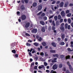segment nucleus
Listing matches in <instances>:
<instances>
[{"label": "nucleus", "instance_id": "1", "mask_svg": "<svg viewBox=\"0 0 73 73\" xmlns=\"http://www.w3.org/2000/svg\"><path fill=\"white\" fill-rule=\"evenodd\" d=\"M27 17L25 15H23L21 16V19L22 20H25L26 19Z\"/></svg>", "mask_w": 73, "mask_h": 73}, {"label": "nucleus", "instance_id": "2", "mask_svg": "<svg viewBox=\"0 0 73 73\" xmlns=\"http://www.w3.org/2000/svg\"><path fill=\"white\" fill-rule=\"evenodd\" d=\"M31 32L33 33H36L37 32V29H34L32 30Z\"/></svg>", "mask_w": 73, "mask_h": 73}, {"label": "nucleus", "instance_id": "3", "mask_svg": "<svg viewBox=\"0 0 73 73\" xmlns=\"http://www.w3.org/2000/svg\"><path fill=\"white\" fill-rule=\"evenodd\" d=\"M52 69L53 70H56V69H57V66L56 64H54L53 66Z\"/></svg>", "mask_w": 73, "mask_h": 73}, {"label": "nucleus", "instance_id": "4", "mask_svg": "<svg viewBox=\"0 0 73 73\" xmlns=\"http://www.w3.org/2000/svg\"><path fill=\"white\" fill-rule=\"evenodd\" d=\"M42 8V6L41 5H40L38 7V11H41Z\"/></svg>", "mask_w": 73, "mask_h": 73}, {"label": "nucleus", "instance_id": "5", "mask_svg": "<svg viewBox=\"0 0 73 73\" xmlns=\"http://www.w3.org/2000/svg\"><path fill=\"white\" fill-rule=\"evenodd\" d=\"M61 15L62 17H64L65 16V13L64 11H62L61 12Z\"/></svg>", "mask_w": 73, "mask_h": 73}, {"label": "nucleus", "instance_id": "6", "mask_svg": "<svg viewBox=\"0 0 73 73\" xmlns=\"http://www.w3.org/2000/svg\"><path fill=\"white\" fill-rule=\"evenodd\" d=\"M39 69H44L45 70V67H44V65H41V66H39L38 67Z\"/></svg>", "mask_w": 73, "mask_h": 73}, {"label": "nucleus", "instance_id": "7", "mask_svg": "<svg viewBox=\"0 0 73 73\" xmlns=\"http://www.w3.org/2000/svg\"><path fill=\"white\" fill-rule=\"evenodd\" d=\"M60 29L62 32H64L65 31V28H64V27L61 26Z\"/></svg>", "mask_w": 73, "mask_h": 73}, {"label": "nucleus", "instance_id": "8", "mask_svg": "<svg viewBox=\"0 0 73 73\" xmlns=\"http://www.w3.org/2000/svg\"><path fill=\"white\" fill-rule=\"evenodd\" d=\"M21 9L22 11H24V10H25V7H24V5H22L21 6Z\"/></svg>", "mask_w": 73, "mask_h": 73}, {"label": "nucleus", "instance_id": "9", "mask_svg": "<svg viewBox=\"0 0 73 73\" xmlns=\"http://www.w3.org/2000/svg\"><path fill=\"white\" fill-rule=\"evenodd\" d=\"M29 25H30V23L29 22H27L25 25V27L26 28H28L29 27Z\"/></svg>", "mask_w": 73, "mask_h": 73}, {"label": "nucleus", "instance_id": "10", "mask_svg": "<svg viewBox=\"0 0 73 73\" xmlns=\"http://www.w3.org/2000/svg\"><path fill=\"white\" fill-rule=\"evenodd\" d=\"M64 5V2H62L59 4V6L60 8H62L63 7V5Z\"/></svg>", "mask_w": 73, "mask_h": 73}, {"label": "nucleus", "instance_id": "11", "mask_svg": "<svg viewBox=\"0 0 73 73\" xmlns=\"http://www.w3.org/2000/svg\"><path fill=\"white\" fill-rule=\"evenodd\" d=\"M41 31L43 32H45V28L44 27H42L41 28Z\"/></svg>", "mask_w": 73, "mask_h": 73}, {"label": "nucleus", "instance_id": "12", "mask_svg": "<svg viewBox=\"0 0 73 73\" xmlns=\"http://www.w3.org/2000/svg\"><path fill=\"white\" fill-rule=\"evenodd\" d=\"M52 45L53 46H54V47H56V43L54 42H52L51 43Z\"/></svg>", "mask_w": 73, "mask_h": 73}, {"label": "nucleus", "instance_id": "13", "mask_svg": "<svg viewBox=\"0 0 73 73\" xmlns=\"http://www.w3.org/2000/svg\"><path fill=\"white\" fill-rule=\"evenodd\" d=\"M34 67H31L30 68V70L31 72H33V70H34Z\"/></svg>", "mask_w": 73, "mask_h": 73}, {"label": "nucleus", "instance_id": "14", "mask_svg": "<svg viewBox=\"0 0 73 73\" xmlns=\"http://www.w3.org/2000/svg\"><path fill=\"white\" fill-rule=\"evenodd\" d=\"M40 23L41 24V25H45V23H44V21H40Z\"/></svg>", "mask_w": 73, "mask_h": 73}, {"label": "nucleus", "instance_id": "15", "mask_svg": "<svg viewBox=\"0 0 73 73\" xmlns=\"http://www.w3.org/2000/svg\"><path fill=\"white\" fill-rule=\"evenodd\" d=\"M59 44L60 45H64L65 44V42H60Z\"/></svg>", "mask_w": 73, "mask_h": 73}, {"label": "nucleus", "instance_id": "16", "mask_svg": "<svg viewBox=\"0 0 73 73\" xmlns=\"http://www.w3.org/2000/svg\"><path fill=\"white\" fill-rule=\"evenodd\" d=\"M15 45H16V42L13 43L11 44V46L13 47H14Z\"/></svg>", "mask_w": 73, "mask_h": 73}, {"label": "nucleus", "instance_id": "17", "mask_svg": "<svg viewBox=\"0 0 73 73\" xmlns=\"http://www.w3.org/2000/svg\"><path fill=\"white\" fill-rule=\"evenodd\" d=\"M39 44L37 42H35L33 43V45H35L36 46H37L38 45H39Z\"/></svg>", "mask_w": 73, "mask_h": 73}, {"label": "nucleus", "instance_id": "18", "mask_svg": "<svg viewBox=\"0 0 73 73\" xmlns=\"http://www.w3.org/2000/svg\"><path fill=\"white\" fill-rule=\"evenodd\" d=\"M53 56L54 57H56L57 58H58L59 57V55L58 54H53Z\"/></svg>", "mask_w": 73, "mask_h": 73}, {"label": "nucleus", "instance_id": "19", "mask_svg": "<svg viewBox=\"0 0 73 73\" xmlns=\"http://www.w3.org/2000/svg\"><path fill=\"white\" fill-rule=\"evenodd\" d=\"M62 64L60 63L59 64V68H62Z\"/></svg>", "mask_w": 73, "mask_h": 73}, {"label": "nucleus", "instance_id": "20", "mask_svg": "<svg viewBox=\"0 0 73 73\" xmlns=\"http://www.w3.org/2000/svg\"><path fill=\"white\" fill-rule=\"evenodd\" d=\"M33 6L34 7H36L37 6V3H34L33 4Z\"/></svg>", "mask_w": 73, "mask_h": 73}, {"label": "nucleus", "instance_id": "21", "mask_svg": "<svg viewBox=\"0 0 73 73\" xmlns=\"http://www.w3.org/2000/svg\"><path fill=\"white\" fill-rule=\"evenodd\" d=\"M69 68L71 71H73V68L72 66H69Z\"/></svg>", "mask_w": 73, "mask_h": 73}, {"label": "nucleus", "instance_id": "22", "mask_svg": "<svg viewBox=\"0 0 73 73\" xmlns=\"http://www.w3.org/2000/svg\"><path fill=\"white\" fill-rule=\"evenodd\" d=\"M35 65V62H33L31 64V67H34Z\"/></svg>", "mask_w": 73, "mask_h": 73}, {"label": "nucleus", "instance_id": "23", "mask_svg": "<svg viewBox=\"0 0 73 73\" xmlns=\"http://www.w3.org/2000/svg\"><path fill=\"white\" fill-rule=\"evenodd\" d=\"M72 50H71L70 48H67V50L68 52H72V51H73V48H72Z\"/></svg>", "mask_w": 73, "mask_h": 73}, {"label": "nucleus", "instance_id": "24", "mask_svg": "<svg viewBox=\"0 0 73 73\" xmlns=\"http://www.w3.org/2000/svg\"><path fill=\"white\" fill-rule=\"evenodd\" d=\"M42 44L43 46H46V43L45 42H43L42 43Z\"/></svg>", "mask_w": 73, "mask_h": 73}, {"label": "nucleus", "instance_id": "25", "mask_svg": "<svg viewBox=\"0 0 73 73\" xmlns=\"http://www.w3.org/2000/svg\"><path fill=\"white\" fill-rule=\"evenodd\" d=\"M50 52L51 53H56V50H50Z\"/></svg>", "mask_w": 73, "mask_h": 73}, {"label": "nucleus", "instance_id": "26", "mask_svg": "<svg viewBox=\"0 0 73 73\" xmlns=\"http://www.w3.org/2000/svg\"><path fill=\"white\" fill-rule=\"evenodd\" d=\"M11 52L12 53H14V54H15V53H16V50H12Z\"/></svg>", "mask_w": 73, "mask_h": 73}, {"label": "nucleus", "instance_id": "27", "mask_svg": "<svg viewBox=\"0 0 73 73\" xmlns=\"http://www.w3.org/2000/svg\"><path fill=\"white\" fill-rule=\"evenodd\" d=\"M44 16H45V13H43L41 15V17H44Z\"/></svg>", "mask_w": 73, "mask_h": 73}, {"label": "nucleus", "instance_id": "28", "mask_svg": "<svg viewBox=\"0 0 73 73\" xmlns=\"http://www.w3.org/2000/svg\"><path fill=\"white\" fill-rule=\"evenodd\" d=\"M70 56L68 55L66 57V60H67V59H70Z\"/></svg>", "mask_w": 73, "mask_h": 73}, {"label": "nucleus", "instance_id": "29", "mask_svg": "<svg viewBox=\"0 0 73 73\" xmlns=\"http://www.w3.org/2000/svg\"><path fill=\"white\" fill-rule=\"evenodd\" d=\"M61 38L62 39H64V38H65V34H63L62 35Z\"/></svg>", "mask_w": 73, "mask_h": 73}, {"label": "nucleus", "instance_id": "30", "mask_svg": "<svg viewBox=\"0 0 73 73\" xmlns=\"http://www.w3.org/2000/svg\"><path fill=\"white\" fill-rule=\"evenodd\" d=\"M72 15V13H69L67 15V17H70L71 15Z\"/></svg>", "mask_w": 73, "mask_h": 73}, {"label": "nucleus", "instance_id": "31", "mask_svg": "<svg viewBox=\"0 0 73 73\" xmlns=\"http://www.w3.org/2000/svg\"><path fill=\"white\" fill-rule=\"evenodd\" d=\"M42 13V11H41L39 13H38V14H37V16H39V15H40L41 13Z\"/></svg>", "mask_w": 73, "mask_h": 73}, {"label": "nucleus", "instance_id": "32", "mask_svg": "<svg viewBox=\"0 0 73 73\" xmlns=\"http://www.w3.org/2000/svg\"><path fill=\"white\" fill-rule=\"evenodd\" d=\"M66 63L67 64V65H68L69 66H71V65L70 64V62H69V61H68V62H67Z\"/></svg>", "mask_w": 73, "mask_h": 73}, {"label": "nucleus", "instance_id": "33", "mask_svg": "<svg viewBox=\"0 0 73 73\" xmlns=\"http://www.w3.org/2000/svg\"><path fill=\"white\" fill-rule=\"evenodd\" d=\"M54 19H55V21H57V16H55L54 17Z\"/></svg>", "mask_w": 73, "mask_h": 73}, {"label": "nucleus", "instance_id": "34", "mask_svg": "<svg viewBox=\"0 0 73 73\" xmlns=\"http://www.w3.org/2000/svg\"><path fill=\"white\" fill-rule=\"evenodd\" d=\"M40 55L42 56V57H44V52H41L40 53Z\"/></svg>", "mask_w": 73, "mask_h": 73}, {"label": "nucleus", "instance_id": "35", "mask_svg": "<svg viewBox=\"0 0 73 73\" xmlns=\"http://www.w3.org/2000/svg\"><path fill=\"white\" fill-rule=\"evenodd\" d=\"M61 19V17L60 15H58V20H60V19Z\"/></svg>", "mask_w": 73, "mask_h": 73}, {"label": "nucleus", "instance_id": "36", "mask_svg": "<svg viewBox=\"0 0 73 73\" xmlns=\"http://www.w3.org/2000/svg\"><path fill=\"white\" fill-rule=\"evenodd\" d=\"M56 29V27L54 26H52V30L54 31Z\"/></svg>", "mask_w": 73, "mask_h": 73}, {"label": "nucleus", "instance_id": "37", "mask_svg": "<svg viewBox=\"0 0 73 73\" xmlns=\"http://www.w3.org/2000/svg\"><path fill=\"white\" fill-rule=\"evenodd\" d=\"M26 44L27 46H30L31 45V44L28 43H27Z\"/></svg>", "mask_w": 73, "mask_h": 73}, {"label": "nucleus", "instance_id": "38", "mask_svg": "<svg viewBox=\"0 0 73 73\" xmlns=\"http://www.w3.org/2000/svg\"><path fill=\"white\" fill-rule=\"evenodd\" d=\"M59 23L58 21H56V25L57 26V25H59Z\"/></svg>", "mask_w": 73, "mask_h": 73}, {"label": "nucleus", "instance_id": "39", "mask_svg": "<svg viewBox=\"0 0 73 73\" xmlns=\"http://www.w3.org/2000/svg\"><path fill=\"white\" fill-rule=\"evenodd\" d=\"M38 41H42V38L41 37H39V38L38 39Z\"/></svg>", "mask_w": 73, "mask_h": 73}, {"label": "nucleus", "instance_id": "40", "mask_svg": "<svg viewBox=\"0 0 73 73\" xmlns=\"http://www.w3.org/2000/svg\"><path fill=\"white\" fill-rule=\"evenodd\" d=\"M50 73H57L56 71H54L53 70H51L50 72Z\"/></svg>", "mask_w": 73, "mask_h": 73}, {"label": "nucleus", "instance_id": "41", "mask_svg": "<svg viewBox=\"0 0 73 73\" xmlns=\"http://www.w3.org/2000/svg\"><path fill=\"white\" fill-rule=\"evenodd\" d=\"M57 40L58 42H60L61 41V38H58L57 39Z\"/></svg>", "mask_w": 73, "mask_h": 73}, {"label": "nucleus", "instance_id": "42", "mask_svg": "<svg viewBox=\"0 0 73 73\" xmlns=\"http://www.w3.org/2000/svg\"><path fill=\"white\" fill-rule=\"evenodd\" d=\"M44 65L45 66H46L47 65H48V63L46 62H44Z\"/></svg>", "mask_w": 73, "mask_h": 73}, {"label": "nucleus", "instance_id": "43", "mask_svg": "<svg viewBox=\"0 0 73 73\" xmlns=\"http://www.w3.org/2000/svg\"><path fill=\"white\" fill-rule=\"evenodd\" d=\"M68 24L67 23H66L65 24V29H66L68 28Z\"/></svg>", "mask_w": 73, "mask_h": 73}, {"label": "nucleus", "instance_id": "44", "mask_svg": "<svg viewBox=\"0 0 73 73\" xmlns=\"http://www.w3.org/2000/svg\"><path fill=\"white\" fill-rule=\"evenodd\" d=\"M34 69L35 70H37V66H35Z\"/></svg>", "mask_w": 73, "mask_h": 73}, {"label": "nucleus", "instance_id": "45", "mask_svg": "<svg viewBox=\"0 0 73 73\" xmlns=\"http://www.w3.org/2000/svg\"><path fill=\"white\" fill-rule=\"evenodd\" d=\"M52 25H53V26H56V24H55V23H54V21H52Z\"/></svg>", "mask_w": 73, "mask_h": 73}, {"label": "nucleus", "instance_id": "46", "mask_svg": "<svg viewBox=\"0 0 73 73\" xmlns=\"http://www.w3.org/2000/svg\"><path fill=\"white\" fill-rule=\"evenodd\" d=\"M68 23H69L70 24V23H71V19H68Z\"/></svg>", "mask_w": 73, "mask_h": 73}, {"label": "nucleus", "instance_id": "47", "mask_svg": "<svg viewBox=\"0 0 73 73\" xmlns=\"http://www.w3.org/2000/svg\"><path fill=\"white\" fill-rule=\"evenodd\" d=\"M25 35L26 36H30V35L28 33H25Z\"/></svg>", "mask_w": 73, "mask_h": 73}, {"label": "nucleus", "instance_id": "48", "mask_svg": "<svg viewBox=\"0 0 73 73\" xmlns=\"http://www.w3.org/2000/svg\"><path fill=\"white\" fill-rule=\"evenodd\" d=\"M60 3V1H58L56 2V4H59Z\"/></svg>", "mask_w": 73, "mask_h": 73}, {"label": "nucleus", "instance_id": "49", "mask_svg": "<svg viewBox=\"0 0 73 73\" xmlns=\"http://www.w3.org/2000/svg\"><path fill=\"white\" fill-rule=\"evenodd\" d=\"M56 1H53L52 3V4H54L56 3Z\"/></svg>", "mask_w": 73, "mask_h": 73}, {"label": "nucleus", "instance_id": "50", "mask_svg": "<svg viewBox=\"0 0 73 73\" xmlns=\"http://www.w3.org/2000/svg\"><path fill=\"white\" fill-rule=\"evenodd\" d=\"M57 62V60H52V63H54V62Z\"/></svg>", "mask_w": 73, "mask_h": 73}, {"label": "nucleus", "instance_id": "51", "mask_svg": "<svg viewBox=\"0 0 73 73\" xmlns=\"http://www.w3.org/2000/svg\"><path fill=\"white\" fill-rule=\"evenodd\" d=\"M25 2V3H28V0H24Z\"/></svg>", "mask_w": 73, "mask_h": 73}, {"label": "nucleus", "instance_id": "52", "mask_svg": "<svg viewBox=\"0 0 73 73\" xmlns=\"http://www.w3.org/2000/svg\"><path fill=\"white\" fill-rule=\"evenodd\" d=\"M66 73H71V72H70L69 70H67L66 72Z\"/></svg>", "mask_w": 73, "mask_h": 73}, {"label": "nucleus", "instance_id": "53", "mask_svg": "<svg viewBox=\"0 0 73 73\" xmlns=\"http://www.w3.org/2000/svg\"><path fill=\"white\" fill-rule=\"evenodd\" d=\"M44 20H47V17H44Z\"/></svg>", "mask_w": 73, "mask_h": 73}, {"label": "nucleus", "instance_id": "54", "mask_svg": "<svg viewBox=\"0 0 73 73\" xmlns=\"http://www.w3.org/2000/svg\"><path fill=\"white\" fill-rule=\"evenodd\" d=\"M63 21V19H60V22L62 23Z\"/></svg>", "mask_w": 73, "mask_h": 73}, {"label": "nucleus", "instance_id": "55", "mask_svg": "<svg viewBox=\"0 0 73 73\" xmlns=\"http://www.w3.org/2000/svg\"><path fill=\"white\" fill-rule=\"evenodd\" d=\"M70 12V11L69 10H67L66 11V13H69Z\"/></svg>", "mask_w": 73, "mask_h": 73}, {"label": "nucleus", "instance_id": "56", "mask_svg": "<svg viewBox=\"0 0 73 73\" xmlns=\"http://www.w3.org/2000/svg\"><path fill=\"white\" fill-rule=\"evenodd\" d=\"M63 70L64 72H66V68H65L64 67L63 68Z\"/></svg>", "mask_w": 73, "mask_h": 73}, {"label": "nucleus", "instance_id": "57", "mask_svg": "<svg viewBox=\"0 0 73 73\" xmlns=\"http://www.w3.org/2000/svg\"><path fill=\"white\" fill-rule=\"evenodd\" d=\"M68 29H70V25H68V27H67Z\"/></svg>", "mask_w": 73, "mask_h": 73}, {"label": "nucleus", "instance_id": "58", "mask_svg": "<svg viewBox=\"0 0 73 73\" xmlns=\"http://www.w3.org/2000/svg\"><path fill=\"white\" fill-rule=\"evenodd\" d=\"M69 6L70 7H72L73 6V3H70L69 4Z\"/></svg>", "mask_w": 73, "mask_h": 73}, {"label": "nucleus", "instance_id": "59", "mask_svg": "<svg viewBox=\"0 0 73 73\" xmlns=\"http://www.w3.org/2000/svg\"><path fill=\"white\" fill-rule=\"evenodd\" d=\"M61 27H64V23H62V24H61Z\"/></svg>", "mask_w": 73, "mask_h": 73}, {"label": "nucleus", "instance_id": "60", "mask_svg": "<svg viewBox=\"0 0 73 73\" xmlns=\"http://www.w3.org/2000/svg\"><path fill=\"white\" fill-rule=\"evenodd\" d=\"M60 57L61 58H64V55H61L60 56Z\"/></svg>", "mask_w": 73, "mask_h": 73}, {"label": "nucleus", "instance_id": "61", "mask_svg": "<svg viewBox=\"0 0 73 73\" xmlns=\"http://www.w3.org/2000/svg\"><path fill=\"white\" fill-rule=\"evenodd\" d=\"M54 16V15H52L51 16H50L49 17V19H52V17H53Z\"/></svg>", "mask_w": 73, "mask_h": 73}, {"label": "nucleus", "instance_id": "62", "mask_svg": "<svg viewBox=\"0 0 73 73\" xmlns=\"http://www.w3.org/2000/svg\"><path fill=\"white\" fill-rule=\"evenodd\" d=\"M15 56L17 58L18 57H19V55L17 54H15Z\"/></svg>", "mask_w": 73, "mask_h": 73}, {"label": "nucleus", "instance_id": "63", "mask_svg": "<svg viewBox=\"0 0 73 73\" xmlns=\"http://www.w3.org/2000/svg\"><path fill=\"white\" fill-rule=\"evenodd\" d=\"M29 54L30 56H32V54L31 52H29Z\"/></svg>", "mask_w": 73, "mask_h": 73}, {"label": "nucleus", "instance_id": "64", "mask_svg": "<svg viewBox=\"0 0 73 73\" xmlns=\"http://www.w3.org/2000/svg\"><path fill=\"white\" fill-rule=\"evenodd\" d=\"M71 25L72 27H73V22L71 23Z\"/></svg>", "mask_w": 73, "mask_h": 73}]
</instances>
